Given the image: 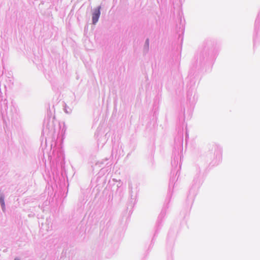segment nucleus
I'll list each match as a JSON object with an SVG mask.
<instances>
[{
    "label": "nucleus",
    "instance_id": "1",
    "mask_svg": "<svg viewBox=\"0 0 260 260\" xmlns=\"http://www.w3.org/2000/svg\"><path fill=\"white\" fill-rule=\"evenodd\" d=\"M100 12L99 9L93 13L92 16V21L94 24L98 21L99 18L100 17Z\"/></svg>",
    "mask_w": 260,
    "mask_h": 260
},
{
    "label": "nucleus",
    "instance_id": "2",
    "mask_svg": "<svg viewBox=\"0 0 260 260\" xmlns=\"http://www.w3.org/2000/svg\"><path fill=\"white\" fill-rule=\"evenodd\" d=\"M0 202H1L2 205L4 207V206H5L4 200L2 197H1L0 198Z\"/></svg>",
    "mask_w": 260,
    "mask_h": 260
}]
</instances>
